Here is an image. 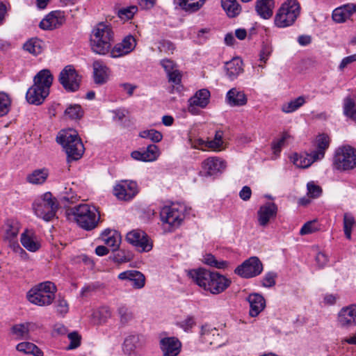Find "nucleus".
I'll return each mask as SVG.
<instances>
[{
	"label": "nucleus",
	"mask_w": 356,
	"mask_h": 356,
	"mask_svg": "<svg viewBox=\"0 0 356 356\" xmlns=\"http://www.w3.org/2000/svg\"><path fill=\"white\" fill-rule=\"evenodd\" d=\"M337 322L341 328L356 327V304L343 307L337 314Z\"/></svg>",
	"instance_id": "nucleus-15"
},
{
	"label": "nucleus",
	"mask_w": 356,
	"mask_h": 356,
	"mask_svg": "<svg viewBox=\"0 0 356 356\" xmlns=\"http://www.w3.org/2000/svg\"><path fill=\"white\" fill-rule=\"evenodd\" d=\"M316 149L312 152L318 160L323 159L325 156V152L328 148L330 140L327 136L322 134L316 138Z\"/></svg>",
	"instance_id": "nucleus-36"
},
{
	"label": "nucleus",
	"mask_w": 356,
	"mask_h": 356,
	"mask_svg": "<svg viewBox=\"0 0 356 356\" xmlns=\"http://www.w3.org/2000/svg\"><path fill=\"white\" fill-rule=\"evenodd\" d=\"M111 316V312L108 307H102L93 313V317L96 318L99 323H105Z\"/></svg>",
	"instance_id": "nucleus-45"
},
{
	"label": "nucleus",
	"mask_w": 356,
	"mask_h": 356,
	"mask_svg": "<svg viewBox=\"0 0 356 356\" xmlns=\"http://www.w3.org/2000/svg\"><path fill=\"white\" fill-rule=\"evenodd\" d=\"M53 80V75L49 70H40L34 77V84L26 92L28 102L35 105L41 104L49 94Z\"/></svg>",
	"instance_id": "nucleus-2"
},
{
	"label": "nucleus",
	"mask_w": 356,
	"mask_h": 356,
	"mask_svg": "<svg viewBox=\"0 0 356 356\" xmlns=\"http://www.w3.org/2000/svg\"><path fill=\"white\" fill-rule=\"evenodd\" d=\"M141 346L140 337L138 334H130L124 341L122 350L127 356H136L137 350Z\"/></svg>",
	"instance_id": "nucleus-26"
},
{
	"label": "nucleus",
	"mask_w": 356,
	"mask_h": 356,
	"mask_svg": "<svg viewBox=\"0 0 356 356\" xmlns=\"http://www.w3.org/2000/svg\"><path fill=\"white\" fill-rule=\"evenodd\" d=\"M56 141L62 145L69 159L78 160L84 152L83 145L75 130L62 131Z\"/></svg>",
	"instance_id": "nucleus-5"
},
{
	"label": "nucleus",
	"mask_w": 356,
	"mask_h": 356,
	"mask_svg": "<svg viewBox=\"0 0 356 356\" xmlns=\"http://www.w3.org/2000/svg\"><path fill=\"white\" fill-rule=\"evenodd\" d=\"M20 241L24 248L30 252H36L40 248V243L36 236L30 231L22 234Z\"/></svg>",
	"instance_id": "nucleus-28"
},
{
	"label": "nucleus",
	"mask_w": 356,
	"mask_h": 356,
	"mask_svg": "<svg viewBox=\"0 0 356 356\" xmlns=\"http://www.w3.org/2000/svg\"><path fill=\"white\" fill-rule=\"evenodd\" d=\"M355 225L354 217L350 213H345L343 216V231L348 239L351 238L352 229Z\"/></svg>",
	"instance_id": "nucleus-44"
},
{
	"label": "nucleus",
	"mask_w": 356,
	"mask_h": 356,
	"mask_svg": "<svg viewBox=\"0 0 356 356\" xmlns=\"http://www.w3.org/2000/svg\"><path fill=\"white\" fill-rule=\"evenodd\" d=\"M227 103L232 106H241L246 104L247 97L245 93L236 88L230 89L226 95Z\"/></svg>",
	"instance_id": "nucleus-29"
},
{
	"label": "nucleus",
	"mask_w": 356,
	"mask_h": 356,
	"mask_svg": "<svg viewBox=\"0 0 356 356\" xmlns=\"http://www.w3.org/2000/svg\"><path fill=\"white\" fill-rule=\"evenodd\" d=\"M16 349L24 354H31L34 356H43L42 351L34 343L31 342H22L17 345Z\"/></svg>",
	"instance_id": "nucleus-38"
},
{
	"label": "nucleus",
	"mask_w": 356,
	"mask_h": 356,
	"mask_svg": "<svg viewBox=\"0 0 356 356\" xmlns=\"http://www.w3.org/2000/svg\"><path fill=\"white\" fill-rule=\"evenodd\" d=\"M205 1L206 0H174L175 4L190 13L199 10L203 6Z\"/></svg>",
	"instance_id": "nucleus-35"
},
{
	"label": "nucleus",
	"mask_w": 356,
	"mask_h": 356,
	"mask_svg": "<svg viewBox=\"0 0 356 356\" xmlns=\"http://www.w3.org/2000/svg\"><path fill=\"white\" fill-rule=\"evenodd\" d=\"M175 47L170 40H162L159 42L158 49L160 52L172 54Z\"/></svg>",
	"instance_id": "nucleus-54"
},
{
	"label": "nucleus",
	"mask_w": 356,
	"mask_h": 356,
	"mask_svg": "<svg viewBox=\"0 0 356 356\" xmlns=\"http://www.w3.org/2000/svg\"><path fill=\"white\" fill-rule=\"evenodd\" d=\"M289 138L290 135L288 133L284 132L280 139L273 142L272 149L274 154H278L280 152L282 147L284 145L285 141Z\"/></svg>",
	"instance_id": "nucleus-55"
},
{
	"label": "nucleus",
	"mask_w": 356,
	"mask_h": 356,
	"mask_svg": "<svg viewBox=\"0 0 356 356\" xmlns=\"http://www.w3.org/2000/svg\"><path fill=\"white\" fill-rule=\"evenodd\" d=\"M10 104L11 101L8 95L4 92H0V117L9 112Z\"/></svg>",
	"instance_id": "nucleus-48"
},
{
	"label": "nucleus",
	"mask_w": 356,
	"mask_h": 356,
	"mask_svg": "<svg viewBox=\"0 0 356 356\" xmlns=\"http://www.w3.org/2000/svg\"><path fill=\"white\" fill-rule=\"evenodd\" d=\"M210 92L207 89H201L189 99L188 111L192 114L197 113L195 106L205 108L209 102Z\"/></svg>",
	"instance_id": "nucleus-17"
},
{
	"label": "nucleus",
	"mask_w": 356,
	"mask_h": 356,
	"mask_svg": "<svg viewBox=\"0 0 356 356\" xmlns=\"http://www.w3.org/2000/svg\"><path fill=\"white\" fill-rule=\"evenodd\" d=\"M68 338L70 340V343L67 347L68 350L75 349L80 346L81 337L77 332H73L70 333Z\"/></svg>",
	"instance_id": "nucleus-58"
},
{
	"label": "nucleus",
	"mask_w": 356,
	"mask_h": 356,
	"mask_svg": "<svg viewBox=\"0 0 356 356\" xmlns=\"http://www.w3.org/2000/svg\"><path fill=\"white\" fill-rule=\"evenodd\" d=\"M57 289L51 282H44L29 291L28 300L35 305L44 307L50 305L55 299Z\"/></svg>",
	"instance_id": "nucleus-6"
},
{
	"label": "nucleus",
	"mask_w": 356,
	"mask_h": 356,
	"mask_svg": "<svg viewBox=\"0 0 356 356\" xmlns=\"http://www.w3.org/2000/svg\"><path fill=\"white\" fill-rule=\"evenodd\" d=\"M316 261L319 267L323 268L327 264L328 257L325 253L319 252L316 256Z\"/></svg>",
	"instance_id": "nucleus-64"
},
{
	"label": "nucleus",
	"mask_w": 356,
	"mask_h": 356,
	"mask_svg": "<svg viewBox=\"0 0 356 356\" xmlns=\"http://www.w3.org/2000/svg\"><path fill=\"white\" fill-rule=\"evenodd\" d=\"M118 312L120 316V321L123 324L127 323L133 318L131 312L126 307H120Z\"/></svg>",
	"instance_id": "nucleus-59"
},
{
	"label": "nucleus",
	"mask_w": 356,
	"mask_h": 356,
	"mask_svg": "<svg viewBox=\"0 0 356 356\" xmlns=\"http://www.w3.org/2000/svg\"><path fill=\"white\" fill-rule=\"evenodd\" d=\"M202 261L205 264L218 269H225L229 266V263L227 261L218 260L211 254H206L203 257Z\"/></svg>",
	"instance_id": "nucleus-41"
},
{
	"label": "nucleus",
	"mask_w": 356,
	"mask_h": 356,
	"mask_svg": "<svg viewBox=\"0 0 356 356\" xmlns=\"http://www.w3.org/2000/svg\"><path fill=\"white\" fill-rule=\"evenodd\" d=\"M356 13V4L348 3L335 8L332 12V19L337 23H343Z\"/></svg>",
	"instance_id": "nucleus-23"
},
{
	"label": "nucleus",
	"mask_w": 356,
	"mask_h": 356,
	"mask_svg": "<svg viewBox=\"0 0 356 356\" xmlns=\"http://www.w3.org/2000/svg\"><path fill=\"white\" fill-rule=\"evenodd\" d=\"M161 221L168 225L170 232L177 228L184 219V208L182 205H172L163 208L161 211Z\"/></svg>",
	"instance_id": "nucleus-10"
},
{
	"label": "nucleus",
	"mask_w": 356,
	"mask_h": 356,
	"mask_svg": "<svg viewBox=\"0 0 356 356\" xmlns=\"http://www.w3.org/2000/svg\"><path fill=\"white\" fill-rule=\"evenodd\" d=\"M301 7L297 0H286L278 9L274 19L276 26L286 28L294 24L300 14Z\"/></svg>",
	"instance_id": "nucleus-7"
},
{
	"label": "nucleus",
	"mask_w": 356,
	"mask_h": 356,
	"mask_svg": "<svg viewBox=\"0 0 356 356\" xmlns=\"http://www.w3.org/2000/svg\"><path fill=\"white\" fill-rule=\"evenodd\" d=\"M305 103L304 97L300 96L289 102L284 104L282 106V111L286 113L294 112Z\"/></svg>",
	"instance_id": "nucleus-42"
},
{
	"label": "nucleus",
	"mask_w": 356,
	"mask_h": 356,
	"mask_svg": "<svg viewBox=\"0 0 356 356\" xmlns=\"http://www.w3.org/2000/svg\"><path fill=\"white\" fill-rule=\"evenodd\" d=\"M221 5L229 17H234L241 12L240 5L236 0H222Z\"/></svg>",
	"instance_id": "nucleus-39"
},
{
	"label": "nucleus",
	"mask_w": 356,
	"mask_h": 356,
	"mask_svg": "<svg viewBox=\"0 0 356 356\" xmlns=\"http://www.w3.org/2000/svg\"><path fill=\"white\" fill-rule=\"evenodd\" d=\"M58 209L57 200L50 192H47L36 199L33 203L35 214L45 221L51 220Z\"/></svg>",
	"instance_id": "nucleus-9"
},
{
	"label": "nucleus",
	"mask_w": 356,
	"mask_h": 356,
	"mask_svg": "<svg viewBox=\"0 0 356 356\" xmlns=\"http://www.w3.org/2000/svg\"><path fill=\"white\" fill-rule=\"evenodd\" d=\"M23 49L33 55H38L43 51L44 42L36 38H31L24 44Z\"/></svg>",
	"instance_id": "nucleus-37"
},
{
	"label": "nucleus",
	"mask_w": 356,
	"mask_h": 356,
	"mask_svg": "<svg viewBox=\"0 0 356 356\" xmlns=\"http://www.w3.org/2000/svg\"><path fill=\"white\" fill-rule=\"evenodd\" d=\"M250 304V315L252 317L258 316L264 310L266 301L262 296L258 293H252L248 297Z\"/></svg>",
	"instance_id": "nucleus-27"
},
{
	"label": "nucleus",
	"mask_w": 356,
	"mask_h": 356,
	"mask_svg": "<svg viewBox=\"0 0 356 356\" xmlns=\"http://www.w3.org/2000/svg\"><path fill=\"white\" fill-rule=\"evenodd\" d=\"M65 22L64 15L59 10L49 13L40 22L39 26L43 30H53L60 27Z\"/></svg>",
	"instance_id": "nucleus-18"
},
{
	"label": "nucleus",
	"mask_w": 356,
	"mask_h": 356,
	"mask_svg": "<svg viewBox=\"0 0 356 356\" xmlns=\"http://www.w3.org/2000/svg\"><path fill=\"white\" fill-rule=\"evenodd\" d=\"M83 111L79 104L70 105L65 111V115L71 119H79L83 116Z\"/></svg>",
	"instance_id": "nucleus-47"
},
{
	"label": "nucleus",
	"mask_w": 356,
	"mask_h": 356,
	"mask_svg": "<svg viewBox=\"0 0 356 356\" xmlns=\"http://www.w3.org/2000/svg\"><path fill=\"white\" fill-rule=\"evenodd\" d=\"M318 229L319 227L316 220L308 221L306 223H305L302 228L300 229V234L302 236L312 234L318 230Z\"/></svg>",
	"instance_id": "nucleus-49"
},
{
	"label": "nucleus",
	"mask_w": 356,
	"mask_h": 356,
	"mask_svg": "<svg viewBox=\"0 0 356 356\" xmlns=\"http://www.w3.org/2000/svg\"><path fill=\"white\" fill-rule=\"evenodd\" d=\"M92 68L95 83L99 85L106 83L110 73L109 68L102 60L94 61Z\"/></svg>",
	"instance_id": "nucleus-24"
},
{
	"label": "nucleus",
	"mask_w": 356,
	"mask_h": 356,
	"mask_svg": "<svg viewBox=\"0 0 356 356\" xmlns=\"http://www.w3.org/2000/svg\"><path fill=\"white\" fill-rule=\"evenodd\" d=\"M307 195L312 198H317L322 194V188L321 186L315 184L313 181H310L307 184Z\"/></svg>",
	"instance_id": "nucleus-53"
},
{
	"label": "nucleus",
	"mask_w": 356,
	"mask_h": 356,
	"mask_svg": "<svg viewBox=\"0 0 356 356\" xmlns=\"http://www.w3.org/2000/svg\"><path fill=\"white\" fill-rule=\"evenodd\" d=\"M355 108V104L354 100L350 97H346L343 102L344 115L349 117L356 110Z\"/></svg>",
	"instance_id": "nucleus-56"
},
{
	"label": "nucleus",
	"mask_w": 356,
	"mask_h": 356,
	"mask_svg": "<svg viewBox=\"0 0 356 356\" xmlns=\"http://www.w3.org/2000/svg\"><path fill=\"white\" fill-rule=\"evenodd\" d=\"M145 158L147 161H155L159 156V149L155 145H149L147 146V149L143 151Z\"/></svg>",
	"instance_id": "nucleus-52"
},
{
	"label": "nucleus",
	"mask_w": 356,
	"mask_h": 356,
	"mask_svg": "<svg viewBox=\"0 0 356 356\" xmlns=\"http://www.w3.org/2000/svg\"><path fill=\"white\" fill-rule=\"evenodd\" d=\"M202 168L207 175L221 173L226 168V163L218 157H209L202 163Z\"/></svg>",
	"instance_id": "nucleus-20"
},
{
	"label": "nucleus",
	"mask_w": 356,
	"mask_h": 356,
	"mask_svg": "<svg viewBox=\"0 0 356 356\" xmlns=\"http://www.w3.org/2000/svg\"><path fill=\"white\" fill-rule=\"evenodd\" d=\"M59 82L68 92H74L79 88L81 76L72 65H67L60 72Z\"/></svg>",
	"instance_id": "nucleus-11"
},
{
	"label": "nucleus",
	"mask_w": 356,
	"mask_h": 356,
	"mask_svg": "<svg viewBox=\"0 0 356 356\" xmlns=\"http://www.w3.org/2000/svg\"><path fill=\"white\" fill-rule=\"evenodd\" d=\"M114 39V32L110 24L98 23L92 29L90 44L92 51L100 55L109 52Z\"/></svg>",
	"instance_id": "nucleus-3"
},
{
	"label": "nucleus",
	"mask_w": 356,
	"mask_h": 356,
	"mask_svg": "<svg viewBox=\"0 0 356 356\" xmlns=\"http://www.w3.org/2000/svg\"><path fill=\"white\" fill-rule=\"evenodd\" d=\"M277 274L273 272L267 273L262 281V285L265 287H271L275 284Z\"/></svg>",
	"instance_id": "nucleus-60"
},
{
	"label": "nucleus",
	"mask_w": 356,
	"mask_h": 356,
	"mask_svg": "<svg viewBox=\"0 0 356 356\" xmlns=\"http://www.w3.org/2000/svg\"><path fill=\"white\" fill-rule=\"evenodd\" d=\"M332 167L339 172H346L356 168V149L346 145L338 147L333 157Z\"/></svg>",
	"instance_id": "nucleus-8"
},
{
	"label": "nucleus",
	"mask_w": 356,
	"mask_h": 356,
	"mask_svg": "<svg viewBox=\"0 0 356 356\" xmlns=\"http://www.w3.org/2000/svg\"><path fill=\"white\" fill-rule=\"evenodd\" d=\"M354 62H356V54L343 58L339 65V70L343 71Z\"/></svg>",
	"instance_id": "nucleus-62"
},
{
	"label": "nucleus",
	"mask_w": 356,
	"mask_h": 356,
	"mask_svg": "<svg viewBox=\"0 0 356 356\" xmlns=\"http://www.w3.org/2000/svg\"><path fill=\"white\" fill-rule=\"evenodd\" d=\"M188 275L200 287L213 294H218L227 289L231 280L217 272H211L204 268L191 270Z\"/></svg>",
	"instance_id": "nucleus-1"
},
{
	"label": "nucleus",
	"mask_w": 356,
	"mask_h": 356,
	"mask_svg": "<svg viewBox=\"0 0 356 356\" xmlns=\"http://www.w3.org/2000/svg\"><path fill=\"white\" fill-rule=\"evenodd\" d=\"M262 270V263L257 257H252L239 265L234 273L241 277L250 278L259 275Z\"/></svg>",
	"instance_id": "nucleus-12"
},
{
	"label": "nucleus",
	"mask_w": 356,
	"mask_h": 356,
	"mask_svg": "<svg viewBox=\"0 0 356 356\" xmlns=\"http://www.w3.org/2000/svg\"><path fill=\"white\" fill-rule=\"evenodd\" d=\"M121 280H128L132 282L134 289H140L144 287L145 284V275L140 271L131 270L124 271L118 275Z\"/></svg>",
	"instance_id": "nucleus-22"
},
{
	"label": "nucleus",
	"mask_w": 356,
	"mask_h": 356,
	"mask_svg": "<svg viewBox=\"0 0 356 356\" xmlns=\"http://www.w3.org/2000/svg\"><path fill=\"white\" fill-rule=\"evenodd\" d=\"M139 136L143 138H148L154 143H159L163 138L161 133L154 129L140 131Z\"/></svg>",
	"instance_id": "nucleus-46"
},
{
	"label": "nucleus",
	"mask_w": 356,
	"mask_h": 356,
	"mask_svg": "<svg viewBox=\"0 0 356 356\" xmlns=\"http://www.w3.org/2000/svg\"><path fill=\"white\" fill-rule=\"evenodd\" d=\"M272 51L273 49L271 46L268 44H264L259 54L260 61H262L265 63L271 54Z\"/></svg>",
	"instance_id": "nucleus-61"
},
{
	"label": "nucleus",
	"mask_w": 356,
	"mask_h": 356,
	"mask_svg": "<svg viewBox=\"0 0 356 356\" xmlns=\"http://www.w3.org/2000/svg\"><path fill=\"white\" fill-rule=\"evenodd\" d=\"M195 324V320L192 316H188L186 319L180 323V326L185 331L189 330Z\"/></svg>",
	"instance_id": "nucleus-63"
},
{
	"label": "nucleus",
	"mask_w": 356,
	"mask_h": 356,
	"mask_svg": "<svg viewBox=\"0 0 356 356\" xmlns=\"http://www.w3.org/2000/svg\"><path fill=\"white\" fill-rule=\"evenodd\" d=\"M35 328V325L33 323H24L15 325L12 327V333L15 336L18 340L28 339L29 333Z\"/></svg>",
	"instance_id": "nucleus-30"
},
{
	"label": "nucleus",
	"mask_w": 356,
	"mask_h": 356,
	"mask_svg": "<svg viewBox=\"0 0 356 356\" xmlns=\"http://www.w3.org/2000/svg\"><path fill=\"white\" fill-rule=\"evenodd\" d=\"M225 67L227 76L231 80H234L243 71V61L238 58H234L225 63Z\"/></svg>",
	"instance_id": "nucleus-31"
},
{
	"label": "nucleus",
	"mask_w": 356,
	"mask_h": 356,
	"mask_svg": "<svg viewBox=\"0 0 356 356\" xmlns=\"http://www.w3.org/2000/svg\"><path fill=\"white\" fill-rule=\"evenodd\" d=\"M136 39L131 35L125 36L109 51L111 57L116 58L130 54L136 48Z\"/></svg>",
	"instance_id": "nucleus-16"
},
{
	"label": "nucleus",
	"mask_w": 356,
	"mask_h": 356,
	"mask_svg": "<svg viewBox=\"0 0 356 356\" xmlns=\"http://www.w3.org/2000/svg\"><path fill=\"white\" fill-rule=\"evenodd\" d=\"M201 336L204 342H207L210 345H216L217 346H220V344L212 339V337H219L218 330L216 328H211L207 325L202 326L201 329Z\"/></svg>",
	"instance_id": "nucleus-40"
},
{
	"label": "nucleus",
	"mask_w": 356,
	"mask_h": 356,
	"mask_svg": "<svg viewBox=\"0 0 356 356\" xmlns=\"http://www.w3.org/2000/svg\"><path fill=\"white\" fill-rule=\"evenodd\" d=\"M55 307L57 313L62 316H65L69 311V306L67 301L61 297H59L56 300Z\"/></svg>",
	"instance_id": "nucleus-51"
},
{
	"label": "nucleus",
	"mask_w": 356,
	"mask_h": 356,
	"mask_svg": "<svg viewBox=\"0 0 356 356\" xmlns=\"http://www.w3.org/2000/svg\"><path fill=\"white\" fill-rule=\"evenodd\" d=\"M137 10L138 8L133 6L119 10L118 15L121 19L127 20L131 19Z\"/></svg>",
	"instance_id": "nucleus-50"
},
{
	"label": "nucleus",
	"mask_w": 356,
	"mask_h": 356,
	"mask_svg": "<svg viewBox=\"0 0 356 356\" xmlns=\"http://www.w3.org/2000/svg\"><path fill=\"white\" fill-rule=\"evenodd\" d=\"M163 356H177L181 350V342L175 337H165L160 341Z\"/></svg>",
	"instance_id": "nucleus-21"
},
{
	"label": "nucleus",
	"mask_w": 356,
	"mask_h": 356,
	"mask_svg": "<svg viewBox=\"0 0 356 356\" xmlns=\"http://www.w3.org/2000/svg\"><path fill=\"white\" fill-rule=\"evenodd\" d=\"M138 193V185L136 181L131 180H121L113 188L114 195L120 200H130Z\"/></svg>",
	"instance_id": "nucleus-14"
},
{
	"label": "nucleus",
	"mask_w": 356,
	"mask_h": 356,
	"mask_svg": "<svg viewBox=\"0 0 356 356\" xmlns=\"http://www.w3.org/2000/svg\"><path fill=\"white\" fill-rule=\"evenodd\" d=\"M161 65L167 73L170 82L177 85L181 81V74L177 69V65L170 59H163Z\"/></svg>",
	"instance_id": "nucleus-25"
},
{
	"label": "nucleus",
	"mask_w": 356,
	"mask_h": 356,
	"mask_svg": "<svg viewBox=\"0 0 356 356\" xmlns=\"http://www.w3.org/2000/svg\"><path fill=\"white\" fill-rule=\"evenodd\" d=\"M49 177V170L47 168L36 169L26 177V181L34 185L44 184Z\"/></svg>",
	"instance_id": "nucleus-34"
},
{
	"label": "nucleus",
	"mask_w": 356,
	"mask_h": 356,
	"mask_svg": "<svg viewBox=\"0 0 356 356\" xmlns=\"http://www.w3.org/2000/svg\"><path fill=\"white\" fill-rule=\"evenodd\" d=\"M277 212V207L275 203L267 202L261 206L257 211L259 225L266 227L271 219L276 217Z\"/></svg>",
	"instance_id": "nucleus-19"
},
{
	"label": "nucleus",
	"mask_w": 356,
	"mask_h": 356,
	"mask_svg": "<svg viewBox=\"0 0 356 356\" xmlns=\"http://www.w3.org/2000/svg\"><path fill=\"white\" fill-rule=\"evenodd\" d=\"M293 164L298 168H306L309 167L314 162L318 161L314 154L304 153L301 154H295L291 157Z\"/></svg>",
	"instance_id": "nucleus-32"
},
{
	"label": "nucleus",
	"mask_w": 356,
	"mask_h": 356,
	"mask_svg": "<svg viewBox=\"0 0 356 356\" xmlns=\"http://www.w3.org/2000/svg\"><path fill=\"white\" fill-rule=\"evenodd\" d=\"M71 214L77 225L87 231L96 228L100 221V214L96 207L87 204L72 208Z\"/></svg>",
	"instance_id": "nucleus-4"
},
{
	"label": "nucleus",
	"mask_w": 356,
	"mask_h": 356,
	"mask_svg": "<svg viewBox=\"0 0 356 356\" xmlns=\"http://www.w3.org/2000/svg\"><path fill=\"white\" fill-rule=\"evenodd\" d=\"M105 243L114 250L118 248L120 243V236L117 233H114L113 235L108 236V238H104Z\"/></svg>",
	"instance_id": "nucleus-57"
},
{
	"label": "nucleus",
	"mask_w": 356,
	"mask_h": 356,
	"mask_svg": "<svg viewBox=\"0 0 356 356\" xmlns=\"http://www.w3.org/2000/svg\"><path fill=\"white\" fill-rule=\"evenodd\" d=\"M273 0H257L256 11L264 19H269L273 15Z\"/></svg>",
	"instance_id": "nucleus-33"
},
{
	"label": "nucleus",
	"mask_w": 356,
	"mask_h": 356,
	"mask_svg": "<svg viewBox=\"0 0 356 356\" xmlns=\"http://www.w3.org/2000/svg\"><path fill=\"white\" fill-rule=\"evenodd\" d=\"M222 136L223 133L222 131H216L214 138L211 140H207L206 147L213 151H220L223 145Z\"/></svg>",
	"instance_id": "nucleus-43"
},
{
	"label": "nucleus",
	"mask_w": 356,
	"mask_h": 356,
	"mask_svg": "<svg viewBox=\"0 0 356 356\" xmlns=\"http://www.w3.org/2000/svg\"><path fill=\"white\" fill-rule=\"evenodd\" d=\"M127 242L134 245L139 252H149L152 249V243L148 236L140 229H133L126 236Z\"/></svg>",
	"instance_id": "nucleus-13"
}]
</instances>
